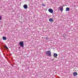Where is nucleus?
<instances>
[{
    "label": "nucleus",
    "mask_w": 78,
    "mask_h": 78,
    "mask_svg": "<svg viewBox=\"0 0 78 78\" xmlns=\"http://www.w3.org/2000/svg\"><path fill=\"white\" fill-rule=\"evenodd\" d=\"M19 44L20 45V47H23L24 46H23L24 44H23V41H20V42H19Z\"/></svg>",
    "instance_id": "f257e3e1"
},
{
    "label": "nucleus",
    "mask_w": 78,
    "mask_h": 78,
    "mask_svg": "<svg viewBox=\"0 0 78 78\" xmlns=\"http://www.w3.org/2000/svg\"><path fill=\"white\" fill-rule=\"evenodd\" d=\"M49 20L50 22H53V19L52 18H50L49 19Z\"/></svg>",
    "instance_id": "0eeeda50"
},
{
    "label": "nucleus",
    "mask_w": 78,
    "mask_h": 78,
    "mask_svg": "<svg viewBox=\"0 0 78 78\" xmlns=\"http://www.w3.org/2000/svg\"><path fill=\"white\" fill-rule=\"evenodd\" d=\"M42 6H45V5L44 4H42Z\"/></svg>",
    "instance_id": "ddd939ff"
},
{
    "label": "nucleus",
    "mask_w": 78,
    "mask_h": 78,
    "mask_svg": "<svg viewBox=\"0 0 78 78\" xmlns=\"http://www.w3.org/2000/svg\"><path fill=\"white\" fill-rule=\"evenodd\" d=\"M23 8L24 9H27L28 8V6L27 5H23Z\"/></svg>",
    "instance_id": "20e7f679"
},
{
    "label": "nucleus",
    "mask_w": 78,
    "mask_h": 78,
    "mask_svg": "<svg viewBox=\"0 0 78 78\" xmlns=\"http://www.w3.org/2000/svg\"><path fill=\"white\" fill-rule=\"evenodd\" d=\"M69 11V8L67 7L66 8V11Z\"/></svg>",
    "instance_id": "9d476101"
},
{
    "label": "nucleus",
    "mask_w": 78,
    "mask_h": 78,
    "mask_svg": "<svg viewBox=\"0 0 78 78\" xmlns=\"http://www.w3.org/2000/svg\"><path fill=\"white\" fill-rule=\"evenodd\" d=\"M48 11L49 12H50V13H53V9H49Z\"/></svg>",
    "instance_id": "7ed1b4c3"
},
{
    "label": "nucleus",
    "mask_w": 78,
    "mask_h": 78,
    "mask_svg": "<svg viewBox=\"0 0 78 78\" xmlns=\"http://www.w3.org/2000/svg\"><path fill=\"white\" fill-rule=\"evenodd\" d=\"M46 52L48 56H50L51 55V51H46Z\"/></svg>",
    "instance_id": "f03ea898"
},
{
    "label": "nucleus",
    "mask_w": 78,
    "mask_h": 78,
    "mask_svg": "<svg viewBox=\"0 0 78 78\" xmlns=\"http://www.w3.org/2000/svg\"><path fill=\"white\" fill-rule=\"evenodd\" d=\"M59 8L60 9V10L61 11H63V7L62 6H61V7H59Z\"/></svg>",
    "instance_id": "39448f33"
},
{
    "label": "nucleus",
    "mask_w": 78,
    "mask_h": 78,
    "mask_svg": "<svg viewBox=\"0 0 78 78\" xmlns=\"http://www.w3.org/2000/svg\"><path fill=\"white\" fill-rule=\"evenodd\" d=\"M77 75H78V73L76 72L74 73L73 74V75H74V76H77Z\"/></svg>",
    "instance_id": "423d86ee"
},
{
    "label": "nucleus",
    "mask_w": 78,
    "mask_h": 78,
    "mask_svg": "<svg viewBox=\"0 0 78 78\" xmlns=\"http://www.w3.org/2000/svg\"><path fill=\"white\" fill-rule=\"evenodd\" d=\"M46 39L47 40L48 39V38H47V37H46Z\"/></svg>",
    "instance_id": "4468645a"
},
{
    "label": "nucleus",
    "mask_w": 78,
    "mask_h": 78,
    "mask_svg": "<svg viewBox=\"0 0 78 78\" xmlns=\"http://www.w3.org/2000/svg\"><path fill=\"white\" fill-rule=\"evenodd\" d=\"M54 57H57L58 56V54L56 53H55L54 54Z\"/></svg>",
    "instance_id": "6e6552de"
},
{
    "label": "nucleus",
    "mask_w": 78,
    "mask_h": 78,
    "mask_svg": "<svg viewBox=\"0 0 78 78\" xmlns=\"http://www.w3.org/2000/svg\"><path fill=\"white\" fill-rule=\"evenodd\" d=\"M2 19V16H0V20H1Z\"/></svg>",
    "instance_id": "f8f14e48"
},
{
    "label": "nucleus",
    "mask_w": 78,
    "mask_h": 78,
    "mask_svg": "<svg viewBox=\"0 0 78 78\" xmlns=\"http://www.w3.org/2000/svg\"><path fill=\"white\" fill-rule=\"evenodd\" d=\"M5 48H6V49H7V50H8L9 48H8V47L6 46H5Z\"/></svg>",
    "instance_id": "9b49d317"
},
{
    "label": "nucleus",
    "mask_w": 78,
    "mask_h": 78,
    "mask_svg": "<svg viewBox=\"0 0 78 78\" xmlns=\"http://www.w3.org/2000/svg\"><path fill=\"white\" fill-rule=\"evenodd\" d=\"M2 39L4 41H6V38L5 37H2Z\"/></svg>",
    "instance_id": "1a4fd4ad"
}]
</instances>
